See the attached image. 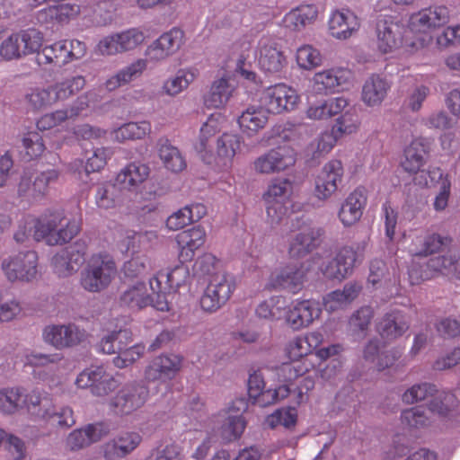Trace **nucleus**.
I'll return each mask as SVG.
<instances>
[{
    "instance_id": "1",
    "label": "nucleus",
    "mask_w": 460,
    "mask_h": 460,
    "mask_svg": "<svg viewBox=\"0 0 460 460\" xmlns=\"http://www.w3.org/2000/svg\"><path fill=\"white\" fill-rule=\"evenodd\" d=\"M323 342V335L320 332H310L290 339L284 347V355L289 362L283 363L280 367V375L284 380L291 382L314 370L323 362L341 354L344 349L341 344L317 349Z\"/></svg>"
},
{
    "instance_id": "2",
    "label": "nucleus",
    "mask_w": 460,
    "mask_h": 460,
    "mask_svg": "<svg viewBox=\"0 0 460 460\" xmlns=\"http://www.w3.org/2000/svg\"><path fill=\"white\" fill-rule=\"evenodd\" d=\"M27 223L33 226V237L37 242L44 241L52 246L69 243L81 230L80 221L66 218L63 210L48 211Z\"/></svg>"
},
{
    "instance_id": "3",
    "label": "nucleus",
    "mask_w": 460,
    "mask_h": 460,
    "mask_svg": "<svg viewBox=\"0 0 460 460\" xmlns=\"http://www.w3.org/2000/svg\"><path fill=\"white\" fill-rule=\"evenodd\" d=\"M450 20V12L445 5H432L422 8L410 16L408 28L420 37L405 45V51L413 54L425 47L432 40L431 32L444 27Z\"/></svg>"
},
{
    "instance_id": "4",
    "label": "nucleus",
    "mask_w": 460,
    "mask_h": 460,
    "mask_svg": "<svg viewBox=\"0 0 460 460\" xmlns=\"http://www.w3.org/2000/svg\"><path fill=\"white\" fill-rule=\"evenodd\" d=\"M84 85V77L76 75L48 86L31 88L25 95V100L31 110L40 111L70 98L80 92Z\"/></svg>"
},
{
    "instance_id": "5",
    "label": "nucleus",
    "mask_w": 460,
    "mask_h": 460,
    "mask_svg": "<svg viewBox=\"0 0 460 460\" xmlns=\"http://www.w3.org/2000/svg\"><path fill=\"white\" fill-rule=\"evenodd\" d=\"M323 230L305 215L291 221L288 238V252L291 258H302L315 250L320 243Z\"/></svg>"
},
{
    "instance_id": "6",
    "label": "nucleus",
    "mask_w": 460,
    "mask_h": 460,
    "mask_svg": "<svg viewBox=\"0 0 460 460\" xmlns=\"http://www.w3.org/2000/svg\"><path fill=\"white\" fill-rule=\"evenodd\" d=\"M117 273L113 258L107 253L93 255L87 267L82 272L81 285L90 292H99L106 288Z\"/></svg>"
},
{
    "instance_id": "7",
    "label": "nucleus",
    "mask_w": 460,
    "mask_h": 460,
    "mask_svg": "<svg viewBox=\"0 0 460 460\" xmlns=\"http://www.w3.org/2000/svg\"><path fill=\"white\" fill-rule=\"evenodd\" d=\"M85 53L86 46L83 41L64 40L45 46L40 52H38L37 60L40 65L61 67L83 58Z\"/></svg>"
},
{
    "instance_id": "8",
    "label": "nucleus",
    "mask_w": 460,
    "mask_h": 460,
    "mask_svg": "<svg viewBox=\"0 0 460 460\" xmlns=\"http://www.w3.org/2000/svg\"><path fill=\"white\" fill-rule=\"evenodd\" d=\"M38 265L37 252L29 250L4 258L1 269L10 282H31L37 278Z\"/></svg>"
},
{
    "instance_id": "9",
    "label": "nucleus",
    "mask_w": 460,
    "mask_h": 460,
    "mask_svg": "<svg viewBox=\"0 0 460 460\" xmlns=\"http://www.w3.org/2000/svg\"><path fill=\"white\" fill-rule=\"evenodd\" d=\"M299 101L300 96L297 92L284 83L270 85L260 94V103L269 114L274 115L295 110Z\"/></svg>"
},
{
    "instance_id": "10",
    "label": "nucleus",
    "mask_w": 460,
    "mask_h": 460,
    "mask_svg": "<svg viewBox=\"0 0 460 460\" xmlns=\"http://www.w3.org/2000/svg\"><path fill=\"white\" fill-rule=\"evenodd\" d=\"M309 270V261L289 263L270 274L266 288L270 290L284 289L292 294H297L303 288Z\"/></svg>"
},
{
    "instance_id": "11",
    "label": "nucleus",
    "mask_w": 460,
    "mask_h": 460,
    "mask_svg": "<svg viewBox=\"0 0 460 460\" xmlns=\"http://www.w3.org/2000/svg\"><path fill=\"white\" fill-rule=\"evenodd\" d=\"M458 267L457 257L450 252L447 255L430 258L426 264L425 270H420L412 266L409 270V279L411 285L420 284L421 281L430 279L438 275L455 276L460 279Z\"/></svg>"
},
{
    "instance_id": "12",
    "label": "nucleus",
    "mask_w": 460,
    "mask_h": 460,
    "mask_svg": "<svg viewBox=\"0 0 460 460\" xmlns=\"http://www.w3.org/2000/svg\"><path fill=\"white\" fill-rule=\"evenodd\" d=\"M296 153L288 145L278 146L257 157L253 162V169L257 173L272 174L283 172L295 165Z\"/></svg>"
},
{
    "instance_id": "13",
    "label": "nucleus",
    "mask_w": 460,
    "mask_h": 460,
    "mask_svg": "<svg viewBox=\"0 0 460 460\" xmlns=\"http://www.w3.org/2000/svg\"><path fill=\"white\" fill-rule=\"evenodd\" d=\"M59 172L56 169H48L38 173L33 181L24 172L18 184L19 197L26 199L30 202L40 201L46 198L49 191V186L57 182Z\"/></svg>"
},
{
    "instance_id": "14",
    "label": "nucleus",
    "mask_w": 460,
    "mask_h": 460,
    "mask_svg": "<svg viewBox=\"0 0 460 460\" xmlns=\"http://www.w3.org/2000/svg\"><path fill=\"white\" fill-rule=\"evenodd\" d=\"M293 183L288 179H275L263 194L266 212L271 223H278L287 213L286 202L292 194Z\"/></svg>"
},
{
    "instance_id": "15",
    "label": "nucleus",
    "mask_w": 460,
    "mask_h": 460,
    "mask_svg": "<svg viewBox=\"0 0 460 460\" xmlns=\"http://www.w3.org/2000/svg\"><path fill=\"white\" fill-rule=\"evenodd\" d=\"M75 384L81 389L90 388L95 396H106L119 386L118 381L102 366H92L84 369L77 376Z\"/></svg>"
},
{
    "instance_id": "16",
    "label": "nucleus",
    "mask_w": 460,
    "mask_h": 460,
    "mask_svg": "<svg viewBox=\"0 0 460 460\" xmlns=\"http://www.w3.org/2000/svg\"><path fill=\"white\" fill-rule=\"evenodd\" d=\"M322 309L313 299H295L287 306L284 313L286 323L294 331L309 327L321 315Z\"/></svg>"
},
{
    "instance_id": "17",
    "label": "nucleus",
    "mask_w": 460,
    "mask_h": 460,
    "mask_svg": "<svg viewBox=\"0 0 460 460\" xmlns=\"http://www.w3.org/2000/svg\"><path fill=\"white\" fill-rule=\"evenodd\" d=\"M149 391L142 385L123 386L109 402L111 411L117 415H128L141 408L147 400Z\"/></svg>"
},
{
    "instance_id": "18",
    "label": "nucleus",
    "mask_w": 460,
    "mask_h": 460,
    "mask_svg": "<svg viewBox=\"0 0 460 460\" xmlns=\"http://www.w3.org/2000/svg\"><path fill=\"white\" fill-rule=\"evenodd\" d=\"M146 36L138 28H130L119 33H114L102 39L97 49L102 55H115L132 50L142 44Z\"/></svg>"
},
{
    "instance_id": "19",
    "label": "nucleus",
    "mask_w": 460,
    "mask_h": 460,
    "mask_svg": "<svg viewBox=\"0 0 460 460\" xmlns=\"http://www.w3.org/2000/svg\"><path fill=\"white\" fill-rule=\"evenodd\" d=\"M413 182L421 188H431L439 184V191L434 199L433 208L438 212L446 209L451 193V181L447 173L445 174L439 167H429L428 172L414 177Z\"/></svg>"
},
{
    "instance_id": "20",
    "label": "nucleus",
    "mask_w": 460,
    "mask_h": 460,
    "mask_svg": "<svg viewBox=\"0 0 460 460\" xmlns=\"http://www.w3.org/2000/svg\"><path fill=\"white\" fill-rule=\"evenodd\" d=\"M430 145L423 137H416L404 147L400 164L403 171L417 177L422 172H428L423 167L429 158Z\"/></svg>"
},
{
    "instance_id": "21",
    "label": "nucleus",
    "mask_w": 460,
    "mask_h": 460,
    "mask_svg": "<svg viewBox=\"0 0 460 460\" xmlns=\"http://www.w3.org/2000/svg\"><path fill=\"white\" fill-rule=\"evenodd\" d=\"M343 165L339 160L326 163L314 181V195L320 200L331 198L338 190L343 178Z\"/></svg>"
},
{
    "instance_id": "22",
    "label": "nucleus",
    "mask_w": 460,
    "mask_h": 460,
    "mask_svg": "<svg viewBox=\"0 0 460 460\" xmlns=\"http://www.w3.org/2000/svg\"><path fill=\"white\" fill-rule=\"evenodd\" d=\"M183 358L176 354H161L154 358L145 370L147 381H171L180 372Z\"/></svg>"
},
{
    "instance_id": "23",
    "label": "nucleus",
    "mask_w": 460,
    "mask_h": 460,
    "mask_svg": "<svg viewBox=\"0 0 460 460\" xmlns=\"http://www.w3.org/2000/svg\"><path fill=\"white\" fill-rule=\"evenodd\" d=\"M360 28V20L349 9H336L331 12L328 19L329 34L339 40L352 37Z\"/></svg>"
},
{
    "instance_id": "24",
    "label": "nucleus",
    "mask_w": 460,
    "mask_h": 460,
    "mask_svg": "<svg viewBox=\"0 0 460 460\" xmlns=\"http://www.w3.org/2000/svg\"><path fill=\"white\" fill-rule=\"evenodd\" d=\"M403 26L392 17L380 18L376 23L377 48L383 54L392 53L402 46Z\"/></svg>"
},
{
    "instance_id": "25",
    "label": "nucleus",
    "mask_w": 460,
    "mask_h": 460,
    "mask_svg": "<svg viewBox=\"0 0 460 460\" xmlns=\"http://www.w3.org/2000/svg\"><path fill=\"white\" fill-rule=\"evenodd\" d=\"M43 339L57 349H64L79 344L87 336L84 329L74 323L67 325H49L43 330Z\"/></svg>"
},
{
    "instance_id": "26",
    "label": "nucleus",
    "mask_w": 460,
    "mask_h": 460,
    "mask_svg": "<svg viewBox=\"0 0 460 460\" xmlns=\"http://www.w3.org/2000/svg\"><path fill=\"white\" fill-rule=\"evenodd\" d=\"M358 258V252L352 247H342L335 258L322 265L321 271L329 279L341 281L352 273Z\"/></svg>"
},
{
    "instance_id": "27",
    "label": "nucleus",
    "mask_w": 460,
    "mask_h": 460,
    "mask_svg": "<svg viewBox=\"0 0 460 460\" xmlns=\"http://www.w3.org/2000/svg\"><path fill=\"white\" fill-rule=\"evenodd\" d=\"M287 64V58L279 43L271 39L260 40L258 65L262 71L270 75H277Z\"/></svg>"
},
{
    "instance_id": "28",
    "label": "nucleus",
    "mask_w": 460,
    "mask_h": 460,
    "mask_svg": "<svg viewBox=\"0 0 460 460\" xmlns=\"http://www.w3.org/2000/svg\"><path fill=\"white\" fill-rule=\"evenodd\" d=\"M367 202V189L364 186L357 187L347 196L338 212V217L341 224L346 227L357 224L363 216Z\"/></svg>"
},
{
    "instance_id": "29",
    "label": "nucleus",
    "mask_w": 460,
    "mask_h": 460,
    "mask_svg": "<svg viewBox=\"0 0 460 460\" xmlns=\"http://www.w3.org/2000/svg\"><path fill=\"white\" fill-rule=\"evenodd\" d=\"M410 325L407 314L399 309H392L376 323V332L384 341L390 342L402 337L410 329Z\"/></svg>"
},
{
    "instance_id": "30",
    "label": "nucleus",
    "mask_w": 460,
    "mask_h": 460,
    "mask_svg": "<svg viewBox=\"0 0 460 460\" xmlns=\"http://www.w3.org/2000/svg\"><path fill=\"white\" fill-rule=\"evenodd\" d=\"M351 77L352 73L348 68L333 66L323 69L314 75L312 78L313 88L317 93H332L338 87L348 84Z\"/></svg>"
},
{
    "instance_id": "31",
    "label": "nucleus",
    "mask_w": 460,
    "mask_h": 460,
    "mask_svg": "<svg viewBox=\"0 0 460 460\" xmlns=\"http://www.w3.org/2000/svg\"><path fill=\"white\" fill-rule=\"evenodd\" d=\"M225 118L220 113L211 114L202 125L195 149L206 164H212L213 137L222 130Z\"/></svg>"
},
{
    "instance_id": "32",
    "label": "nucleus",
    "mask_w": 460,
    "mask_h": 460,
    "mask_svg": "<svg viewBox=\"0 0 460 460\" xmlns=\"http://www.w3.org/2000/svg\"><path fill=\"white\" fill-rule=\"evenodd\" d=\"M184 32L172 28L163 33L146 49V56L155 61L163 60L175 53L183 43Z\"/></svg>"
},
{
    "instance_id": "33",
    "label": "nucleus",
    "mask_w": 460,
    "mask_h": 460,
    "mask_svg": "<svg viewBox=\"0 0 460 460\" xmlns=\"http://www.w3.org/2000/svg\"><path fill=\"white\" fill-rule=\"evenodd\" d=\"M150 168L140 161H133L122 167L115 177L116 184L128 191H137L148 179Z\"/></svg>"
},
{
    "instance_id": "34",
    "label": "nucleus",
    "mask_w": 460,
    "mask_h": 460,
    "mask_svg": "<svg viewBox=\"0 0 460 460\" xmlns=\"http://www.w3.org/2000/svg\"><path fill=\"white\" fill-rule=\"evenodd\" d=\"M206 236L205 229L199 226L179 233L175 241L178 244L180 262L191 261L196 252L205 243Z\"/></svg>"
},
{
    "instance_id": "35",
    "label": "nucleus",
    "mask_w": 460,
    "mask_h": 460,
    "mask_svg": "<svg viewBox=\"0 0 460 460\" xmlns=\"http://www.w3.org/2000/svg\"><path fill=\"white\" fill-rule=\"evenodd\" d=\"M391 87L392 83L386 76L373 74L363 84L361 100L367 107H378L387 97Z\"/></svg>"
},
{
    "instance_id": "36",
    "label": "nucleus",
    "mask_w": 460,
    "mask_h": 460,
    "mask_svg": "<svg viewBox=\"0 0 460 460\" xmlns=\"http://www.w3.org/2000/svg\"><path fill=\"white\" fill-rule=\"evenodd\" d=\"M184 263L180 262L179 265L167 271H159L150 280L151 289H157L158 292L163 293L176 292L189 277V269Z\"/></svg>"
},
{
    "instance_id": "37",
    "label": "nucleus",
    "mask_w": 460,
    "mask_h": 460,
    "mask_svg": "<svg viewBox=\"0 0 460 460\" xmlns=\"http://www.w3.org/2000/svg\"><path fill=\"white\" fill-rule=\"evenodd\" d=\"M151 302L152 297L148 292L146 284L140 280L126 286L120 292L119 298L120 307L128 308L132 311H139L146 308L151 305Z\"/></svg>"
},
{
    "instance_id": "38",
    "label": "nucleus",
    "mask_w": 460,
    "mask_h": 460,
    "mask_svg": "<svg viewBox=\"0 0 460 460\" xmlns=\"http://www.w3.org/2000/svg\"><path fill=\"white\" fill-rule=\"evenodd\" d=\"M84 251L75 250L74 247L63 249L56 253L51 260L54 272L58 277H68L75 273L85 261Z\"/></svg>"
},
{
    "instance_id": "39",
    "label": "nucleus",
    "mask_w": 460,
    "mask_h": 460,
    "mask_svg": "<svg viewBox=\"0 0 460 460\" xmlns=\"http://www.w3.org/2000/svg\"><path fill=\"white\" fill-rule=\"evenodd\" d=\"M268 114L261 104L248 106L237 119L240 130L247 137L256 136L266 127L269 121Z\"/></svg>"
},
{
    "instance_id": "40",
    "label": "nucleus",
    "mask_w": 460,
    "mask_h": 460,
    "mask_svg": "<svg viewBox=\"0 0 460 460\" xmlns=\"http://www.w3.org/2000/svg\"><path fill=\"white\" fill-rule=\"evenodd\" d=\"M142 437L136 431H122L104 445L106 457H125L141 443Z\"/></svg>"
},
{
    "instance_id": "41",
    "label": "nucleus",
    "mask_w": 460,
    "mask_h": 460,
    "mask_svg": "<svg viewBox=\"0 0 460 460\" xmlns=\"http://www.w3.org/2000/svg\"><path fill=\"white\" fill-rule=\"evenodd\" d=\"M50 403L51 398L44 390L40 388L28 390L22 387L21 409H25L31 416L42 420L44 416H48Z\"/></svg>"
},
{
    "instance_id": "42",
    "label": "nucleus",
    "mask_w": 460,
    "mask_h": 460,
    "mask_svg": "<svg viewBox=\"0 0 460 460\" xmlns=\"http://www.w3.org/2000/svg\"><path fill=\"white\" fill-rule=\"evenodd\" d=\"M318 16V9L314 4H300L293 8L283 18L284 26L294 31H300L313 24Z\"/></svg>"
},
{
    "instance_id": "43",
    "label": "nucleus",
    "mask_w": 460,
    "mask_h": 460,
    "mask_svg": "<svg viewBox=\"0 0 460 460\" xmlns=\"http://www.w3.org/2000/svg\"><path fill=\"white\" fill-rule=\"evenodd\" d=\"M246 403L243 400L239 399L233 402L228 408V416L224 423L223 434L228 440H235L241 438L246 428V421L242 415L245 411Z\"/></svg>"
},
{
    "instance_id": "44",
    "label": "nucleus",
    "mask_w": 460,
    "mask_h": 460,
    "mask_svg": "<svg viewBox=\"0 0 460 460\" xmlns=\"http://www.w3.org/2000/svg\"><path fill=\"white\" fill-rule=\"evenodd\" d=\"M241 146V137L237 134L224 133L217 140L216 155H213L212 163L223 166H229Z\"/></svg>"
},
{
    "instance_id": "45",
    "label": "nucleus",
    "mask_w": 460,
    "mask_h": 460,
    "mask_svg": "<svg viewBox=\"0 0 460 460\" xmlns=\"http://www.w3.org/2000/svg\"><path fill=\"white\" fill-rule=\"evenodd\" d=\"M147 67V61L143 58L137 59L109 77L105 83V88L111 92L120 86L129 84L131 81L140 77Z\"/></svg>"
},
{
    "instance_id": "46",
    "label": "nucleus",
    "mask_w": 460,
    "mask_h": 460,
    "mask_svg": "<svg viewBox=\"0 0 460 460\" xmlns=\"http://www.w3.org/2000/svg\"><path fill=\"white\" fill-rule=\"evenodd\" d=\"M361 287L356 283H348L342 290L330 292L323 297V307L329 312H335L349 305L359 294Z\"/></svg>"
},
{
    "instance_id": "47",
    "label": "nucleus",
    "mask_w": 460,
    "mask_h": 460,
    "mask_svg": "<svg viewBox=\"0 0 460 460\" xmlns=\"http://www.w3.org/2000/svg\"><path fill=\"white\" fill-rule=\"evenodd\" d=\"M234 87L227 76L213 82L209 93L204 97V105L208 109L224 107L233 95Z\"/></svg>"
},
{
    "instance_id": "48",
    "label": "nucleus",
    "mask_w": 460,
    "mask_h": 460,
    "mask_svg": "<svg viewBox=\"0 0 460 460\" xmlns=\"http://www.w3.org/2000/svg\"><path fill=\"white\" fill-rule=\"evenodd\" d=\"M452 239L448 236L433 233L424 237H416L413 242L415 246L412 249L413 254L420 257H427L436 252H440L451 244Z\"/></svg>"
},
{
    "instance_id": "49",
    "label": "nucleus",
    "mask_w": 460,
    "mask_h": 460,
    "mask_svg": "<svg viewBox=\"0 0 460 460\" xmlns=\"http://www.w3.org/2000/svg\"><path fill=\"white\" fill-rule=\"evenodd\" d=\"M157 146L159 158L167 170L172 172H180L186 168L185 158L167 138L159 139Z\"/></svg>"
},
{
    "instance_id": "50",
    "label": "nucleus",
    "mask_w": 460,
    "mask_h": 460,
    "mask_svg": "<svg viewBox=\"0 0 460 460\" xmlns=\"http://www.w3.org/2000/svg\"><path fill=\"white\" fill-rule=\"evenodd\" d=\"M151 132V124L146 120L140 122H128L112 130L111 135L115 141L123 143L129 140L142 139Z\"/></svg>"
},
{
    "instance_id": "51",
    "label": "nucleus",
    "mask_w": 460,
    "mask_h": 460,
    "mask_svg": "<svg viewBox=\"0 0 460 460\" xmlns=\"http://www.w3.org/2000/svg\"><path fill=\"white\" fill-rule=\"evenodd\" d=\"M457 400L450 392H441L429 403V411L449 420L456 419L457 415Z\"/></svg>"
},
{
    "instance_id": "52",
    "label": "nucleus",
    "mask_w": 460,
    "mask_h": 460,
    "mask_svg": "<svg viewBox=\"0 0 460 460\" xmlns=\"http://www.w3.org/2000/svg\"><path fill=\"white\" fill-rule=\"evenodd\" d=\"M80 13V7L76 4H61L49 6L40 11V16L46 22L58 24L67 23L71 19L76 17Z\"/></svg>"
},
{
    "instance_id": "53",
    "label": "nucleus",
    "mask_w": 460,
    "mask_h": 460,
    "mask_svg": "<svg viewBox=\"0 0 460 460\" xmlns=\"http://www.w3.org/2000/svg\"><path fill=\"white\" fill-rule=\"evenodd\" d=\"M198 74L195 68L180 69L173 77L164 82L163 89L168 95L175 96L187 89Z\"/></svg>"
},
{
    "instance_id": "54",
    "label": "nucleus",
    "mask_w": 460,
    "mask_h": 460,
    "mask_svg": "<svg viewBox=\"0 0 460 460\" xmlns=\"http://www.w3.org/2000/svg\"><path fill=\"white\" fill-rule=\"evenodd\" d=\"M22 386L0 389V411L4 414H14L22 407Z\"/></svg>"
},
{
    "instance_id": "55",
    "label": "nucleus",
    "mask_w": 460,
    "mask_h": 460,
    "mask_svg": "<svg viewBox=\"0 0 460 460\" xmlns=\"http://www.w3.org/2000/svg\"><path fill=\"white\" fill-rule=\"evenodd\" d=\"M147 235L155 236L153 232L139 233L130 229L119 228L118 230V249L122 253H128L129 252H135L139 247V243L144 237Z\"/></svg>"
},
{
    "instance_id": "56",
    "label": "nucleus",
    "mask_w": 460,
    "mask_h": 460,
    "mask_svg": "<svg viewBox=\"0 0 460 460\" xmlns=\"http://www.w3.org/2000/svg\"><path fill=\"white\" fill-rule=\"evenodd\" d=\"M132 341V337L128 341L123 340L122 348L119 349L117 357L113 358V364L119 368H124L139 359L145 352V345L135 344L128 347Z\"/></svg>"
},
{
    "instance_id": "57",
    "label": "nucleus",
    "mask_w": 460,
    "mask_h": 460,
    "mask_svg": "<svg viewBox=\"0 0 460 460\" xmlns=\"http://www.w3.org/2000/svg\"><path fill=\"white\" fill-rule=\"evenodd\" d=\"M296 61L301 69L313 70L322 65L323 57L317 49L305 44L296 49Z\"/></svg>"
},
{
    "instance_id": "58",
    "label": "nucleus",
    "mask_w": 460,
    "mask_h": 460,
    "mask_svg": "<svg viewBox=\"0 0 460 460\" xmlns=\"http://www.w3.org/2000/svg\"><path fill=\"white\" fill-rule=\"evenodd\" d=\"M290 391L291 389L288 385H281L275 389H263L260 392L258 396H254L252 399V402L253 404L260 407H268L287 398L289 395Z\"/></svg>"
},
{
    "instance_id": "59",
    "label": "nucleus",
    "mask_w": 460,
    "mask_h": 460,
    "mask_svg": "<svg viewBox=\"0 0 460 460\" xmlns=\"http://www.w3.org/2000/svg\"><path fill=\"white\" fill-rule=\"evenodd\" d=\"M117 184L105 181L97 187L95 203L99 208H114L119 200L117 196Z\"/></svg>"
},
{
    "instance_id": "60",
    "label": "nucleus",
    "mask_w": 460,
    "mask_h": 460,
    "mask_svg": "<svg viewBox=\"0 0 460 460\" xmlns=\"http://www.w3.org/2000/svg\"><path fill=\"white\" fill-rule=\"evenodd\" d=\"M285 299L281 296H273L261 302L256 308V314L260 318L279 320L282 315Z\"/></svg>"
},
{
    "instance_id": "61",
    "label": "nucleus",
    "mask_w": 460,
    "mask_h": 460,
    "mask_svg": "<svg viewBox=\"0 0 460 460\" xmlns=\"http://www.w3.org/2000/svg\"><path fill=\"white\" fill-rule=\"evenodd\" d=\"M48 413V416H44L42 420L53 426L68 429L75 423L74 412L70 407H61L59 410H56L51 402Z\"/></svg>"
},
{
    "instance_id": "62",
    "label": "nucleus",
    "mask_w": 460,
    "mask_h": 460,
    "mask_svg": "<svg viewBox=\"0 0 460 460\" xmlns=\"http://www.w3.org/2000/svg\"><path fill=\"white\" fill-rule=\"evenodd\" d=\"M22 147L24 158L28 161L38 159L46 150L42 136L36 131L28 132L23 136Z\"/></svg>"
},
{
    "instance_id": "63",
    "label": "nucleus",
    "mask_w": 460,
    "mask_h": 460,
    "mask_svg": "<svg viewBox=\"0 0 460 460\" xmlns=\"http://www.w3.org/2000/svg\"><path fill=\"white\" fill-rule=\"evenodd\" d=\"M266 424L274 429L279 425L291 429L294 428L297 421V411L296 408L288 407L275 411L266 418Z\"/></svg>"
},
{
    "instance_id": "64",
    "label": "nucleus",
    "mask_w": 460,
    "mask_h": 460,
    "mask_svg": "<svg viewBox=\"0 0 460 460\" xmlns=\"http://www.w3.org/2000/svg\"><path fill=\"white\" fill-rule=\"evenodd\" d=\"M208 293H211L224 305L234 290V283L226 276H219L209 282Z\"/></svg>"
}]
</instances>
